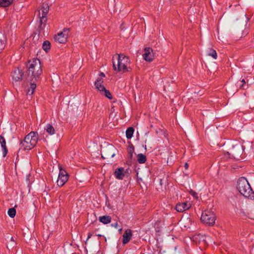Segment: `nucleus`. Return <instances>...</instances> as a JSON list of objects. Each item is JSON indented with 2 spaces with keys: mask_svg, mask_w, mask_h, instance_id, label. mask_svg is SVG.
I'll return each mask as SVG.
<instances>
[{
  "mask_svg": "<svg viewBox=\"0 0 254 254\" xmlns=\"http://www.w3.org/2000/svg\"><path fill=\"white\" fill-rule=\"evenodd\" d=\"M1 147L2 148L3 156L5 157L6 155L8 152L7 148L6 146V142H3V145L1 146Z\"/></svg>",
  "mask_w": 254,
  "mask_h": 254,
  "instance_id": "30",
  "label": "nucleus"
},
{
  "mask_svg": "<svg viewBox=\"0 0 254 254\" xmlns=\"http://www.w3.org/2000/svg\"><path fill=\"white\" fill-rule=\"evenodd\" d=\"M42 72L40 61L37 59H33L28 66L26 80L30 82L34 80H37Z\"/></svg>",
  "mask_w": 254,
  "mask_h": 254,
  "instance_id": "1",
  "label": "nucleus"
},
{
  "mask_svg": "<svg viewBox=\"0 0 254 254\" xmlns=\"http://www.w3.org/2000/svg\"><path fill=\"white\" fill-rule=\"evenodd\" d=\"M13 0H0V6L7 7L11 4Z\"/></svg>",
  "mask_w": 254,
  "mask_h": 254,
  "instance_id": "24",
  "label": "nucleus"
},
{
  "mask_svg": "<svg viewBox=\"0 0 254 254\" xmlns=\"http://www.w3.org/2000/svg\"><path fill=\"white\" fill-rule=\"evenodd\" d=\"M134 132V128L133 127H129L126 130V137L127 139H130L133 135Z\"/></svg>",
  "mask_w": 254,
  "mask_h": 254,
  "instance_id": "22",
  "label": "nucleus"
},
{
  "mask_svg": "<svg viewBox=\"0 0 254 254\" xmlns=\"http://www.w3.org/2000/svg\"><path fill=\"white\" fill-rule=\"evenodd\" d=\"M24 73L18 67L15 68L11 73L13 80L19 82L22 79Z\"/></svg>",
  "mask_w": 254,
  "mask_h": 254,
  "instance_id": "9",
  "label": "nucleus"
},
{
  "mask_svg": "<svg viewBox=\"0 0 254 254\" xmlns=\"http://www.w3.org/2000/svg\"><path fill=\"white\" fill-rule=\"evenodd\" d=\"M208 55L210 56H211L214 59H216L217 58V53L215 50L213 49H210L208 53Z\"/></svg>",
  "mask_w": 254,
  "mask_h": 254,
  "instance_id": "29",
  "label": "nucleus"
},
{
  "mask_svg": "<svg viewBox=\"0 0 254 254\" xmlns=\"http://www.w3.org/2000/svg\"><path fill=\"white\" fill-rule=\"evenodd\" d=\"M132 236L131 230L130 229L126 230L123 236V243L124 244L127 243L130 241Z\"/></svg>",
  "mask_w": 254,
  "mask_h": 254,
  "instance_id": "14",
  "label": "nucleus"
},
{
  "mask_svg": "<svg viewBox=\"0 0 254 254\" xmlns=\"http://www.w3.org/2000/svg\"><path fill=\"white\" fill-rule=\"evenodd\" d=\"M37 80H34L33 81L31 82L30 87L28 89L27 92V94L30 95H31L32 94H33V93H34V90L35 89V88L36 87V84H35V82Z\"/></svg>",
  "mask_w": 254,
  "mask_h": 254,
  "instance_id": "18",
  "label": "nucleus"
},
{
  "mask_svg": "<svg viewBox=\"0 0 254 254\" xmlns=\"http://www.w3.org/2000/svg\"><path fill=\"white\" fill-rule=\"evenodd\" d=\"M114 57L113 58V65L115 70L123 72V73L129 71L130 70L127 67V65L129 64L130 61L128 57L124 54L118 55L117 58V64L114 61Z\"/></svg>",
  "mask_w": 254,
  "mask_h": 254,
  "instance_id": "3",
  "label": "nucleus"
},
{
  "mask_svg": "<svg viewBox=\"0 0 254 254\" xmlns=\"http://www.w3.org/2000/svg\"><path fill=\"white\" fill-rule=\"evenodd\" d=\"M25 140L29 141L30 147L34 148L37 143L38 137V134L34 131H31L25 137Z\"/></svg>",
  "mask_w": 254,
  "mask_h": 254,
  "instance_id": "6",
  "label": "nucleus"
},
{
  "mask_svg": "<svg viewBox=\"0 0 254 254\" xmlns=\"http://www.w3.org/2000/svg\"><path fill=\"white\" fill-rule=\"evenodd\" d=\"M5 43L6 37L5 35L1 33H0V53H1L4 48Z\"/></svg>",
  "mask_w": 254,
  "mask_h": 254,
  "instance_id": "16",
  "label": "nucleus"
},
{
  "mask_svg": "<svg viewBox=\"0 0 254 254\" xmlns=\"http://www.w3.org/2000/svg\"><path fill=\"white\" fill-rule=\"evenodd\" d=\"M103 82L102 77H98L95 82V85L102 84Z\"/></svg>",
  "mask_w": 254,
  "mask_h": 254,
  "instance_id": "34",
  "label": "nucleus"
},
{
  "mask_svg": "<svg viewBox=\"0 0 254 254\" xmlns=\"http://www.w3.org/2000/svg\"><path fill=\"white\" fill-rule=\"evenodd\" d=\"M45 129L46 130V131L50 135H53L56 133V130L54 127L49 124H47L45 127Z\"/></svg>",
  "mask_w": 254,
  "mask_h": 254,
  "instance_id": "17",
  "label": "nucleus"
},
{
  "mask_svg": "<svg viewBox=\"0 0 254 254\" xmlns=\"http://www.w3.org/2000/svg\"><path fill=\"white\" fill-rule=\"evenodd\" d=\"M125 173L124 168H118L115 170L114 172V176L117 179L119 180H122L125 176Z\"/></svg>",
  "mask_w": 254,
  "mask_h": 254,
  "instance_id": "13",
  "label": "nucleus"
},
{
  "mask_svg": "<svg viewBox=\"0 0 254 254\" xmlns=\"http://www.w3.org/2000/svg\"><path fill=\"white\" fill-rule=\"evenodd\" d=\"M43 49L47 53L51 48V43L49 41H45L42 45Z\"/></svg>",
  "mask_w": 254,
  "mask_h": 254,
  "instance_id": "23",
  "label": "nucleus"
},
{
  "mask_svg": "<svg viewBox=\"0 0 254 254\" xmlns=\"http://www.w3.org/2000/svg\"><path fill=\"white\" fill-rule=\"evenodd\" d=\"M133 156V154H128V159H131Z\"/></svg>",
  "mask_w": 254,
  "mask_h": 254,
  "instance_id": "39",
  "label": "nucleus"
},
{
  "mask_svg": "<svg viewBox=\"0 0 254 254\" xmlns=\"http://www.w3.org/2000/svg\"><path fill=\"white\" fill-rule=\"evenodd\" d=\"M184 227H189V225H188V226H187V225H184Z\"/></svg>",
  "mask_w": 254,
  "mask_h": 254,
  "instance_id": "45",
  "label": "nucleus"
},
{
  "mask_svg": "<svg viewBox=\"0 0 254 254\" xmlns=\"http://www.w3.org/2000/svg\"><path fill=\"white\" fill-rule=\"evenodd\" d=\"M3 142H6L4 138L1 135H0V143L1 144V146L3 145Z\"/></svg>",
  "mask_w": 254,
  "mask_h": 254,
  "instance_id": "36",
  "label": "nucleus"
},
{
  "mask_svg": "<svg viewBox=\"0 0 254 254\" xmlns=\"http://www.w3.org/2000/svg\"><path fill=\"white\" fill-rule=\"evenodd\" d=\"M96 88L101 92H104L106 89L102 84L95 85Z\"/></svg>",
  "mask_w": 254,
  "mask_h": 254,
  "instance_id": "31",
  "label": "nucleus"
},
{
  "mask_svg": "<svg viewBox=\"0 0 254 254\" xmlns=\"http://www.w3.org/2000/svg\"><path fill=\"white\" fill-rule=\"evenodd\" d=\"M137 161L140 164L144 163L146 161V157L142 153H139L137 155Z\"/></svg>",
  "mask_w": 254,
  "mask_h": 254,
  "instance_id": "21",
  "label": "nucleus"
},
{
  "mask_svg": "<svg viewBox=\"0 0 254 254\" xmlns=\"http://www.w3.org/2000/svg\"><path fill=\"white\" fill-rule=\"evenodd\" d=\"M49 10V7L47 3H43L41 7L42 16H40V18L44 19V22L47 21V14L48 13ZM39 15L40 16V12L39 11Z\"/></svg>",
  "mask_w": 254,
  "mask_h": 254,
  "instance_id": "11",
  "label": "nucleus"
},
{
  "mask_svg": "<svg viewBox=\"0 0 254 254\" xmlns=\"http://www.w3.org/2000/svg\"><path fill=\"white\" fill-rule=\"evenodd\" d=\"M236 85L237 86H239L240 88L243 89H246L248 86L246 85V81L244 79L238 81L237 82Z\"/></svg>",
  "mask_w": 254,
  "mask_h": 254,
  "instance_id": "25",
  "label": "nucleus"
},
{
  "mask_svg": "<svg viewBox=\"0 0 254 254\" xmlns=\"http://www.w3.org/2000/svg\"><path fill=\"white\" fill-rule=\"evenodd\" d=\"M104 95L109 99H112V96L111 94L110 93V91L107 89H106L104 91Z\"/></svg>",
  "mask_w": 254,
  "mask_h": 254,
  "instance_id": "33",
  "label": "nucleus"
},
{
  "mask_svg": "<svg viewBox=\"0 0 254 254\" xmlns=\"http://www.w3.org/2000/svg\"><path fill=\"white\" fill-rule=\"evenodd\" d=\"M10 240H11V241H13V242L14 241V239H13V237H11Z\"/></svg>",
  "mask_w": 254,
  "mask_h": 254,
  "instance_id": "44",
  "label": "nucleus"
},
{
  "mask_svg": "<svg viewBox=\"0 0 254 254\" xmlns=\"http://www.w3.org/2000/svg\"><path fill=\"white\" fill-rule=\"evenodd\" d=\"M119 233H121L122 232V228H121L119 230Z\"/></svg>",
  "mask_w": 254,
  "mask_h": 254,
  "instance_id": "43",
  "label": "nucleus"
},
{
  "mask_svg": "<svg viewBox=\"0 0 254 254\" xmlns=\"http://www.w3.org/2000/svg\"><path fill=\"white\" fill-rule=\"evenodd\" d=\"M45 19H43L42 18H40V21H39L40 25L38 27L39 34L40 33L41 31L42 30L44 29V27L45 26V25H46L45 22H44Z\"/></svg>",
  "mask_w": 254,
  "mask_h": 254,
  "instance_id": "26",
  "label": "nucleus"
},
{
  "mask_svg": "<svg viewBox=\"0 0 254 254\" xmlns=\"http://www.w3.org/2000/svg\"><path fill=\"white\" fill-rule=\"evenodd\" d=\"M59 169H60V172H59V176H67L68 177V175L67 173V172L63 169L62 167V166L61 165H59Z\"/></svg>",
  "mask_w": 254,
  "mask_h": 254,
  "instance_id": "27",
  "label": "nucleus"
},
{
  "mask_svg": "<svg viewBox=\"0 0 254 254\" xmlns=\"http://www.w3.org/2000/svg\"><path fill=\"white\" fill-rule=\"evenodd\" d=\"M134 151V147L133 144H130L127 148V151L128 154H133Z\"/></svg>",
  "mask_w": 254,
  "mask_h": 254,
  "instance_id": "32",
  "label": "nucleus"
},
{
  "mask_svg": "<svg viewBox=\"0 0 254 254\" xmlns=\"http://www.w3.org/2000/svg\"><path fill=\"white\" fill-rule=\"evenodd\" d=\"M200 220L209 226H213L215 221V214L210 210H205L202 213Z\"/></svg>",
  "mask_w": 254,
  "mask_h": 254,
  "instance_id": "5",
  "label": "nucleus"
},
{
  "mask_svg": "<svg viewBox=\"0 0 254 254\" xmlns=\"http://www.w3.org/2000/svg\"><path fill=\"white\" fill-rule=\"evenodd\" d=\"M68 177L67 176H58V178L57 181V185L59 187L63 186L66 182L67 181Z\"/></svg>",
  "mask_w": 254,
  "mask_h": 254,
  "instance_id": "15",
  "label": "nucleus"
},
{
  "mask_svg": "<svg viewBox=\"0 0 254 254\" xmlns=\"http://www.w3.org/2000/svg\"><path fill=\"white\" fill-rule=\"evenodd\" d=\"M237 188L240 193L245 197L252 198L254 196L253 190L247 180L244 177H241L238 180Z\"/></svg>",
  "mask_w": 254,
  "mask_h": 254,
  "instance_id": "2",
  "label": "nucleus"
},
{
  "mask_svg": "<svg viewBox=\"0 0 254 254\" xmlns=\"http://www.w3.org/2000/svg\"><path fill=\"white\" fill-rule=\"evenodd\" d=\"M243 146L240 142H236L232 145L227 153L230 155V158L239 159V157L243 153Z\"/></svg>",
  "mask_w": 254,
  "mask_h": 254,
  "instance_id": "4",
  "label": "nucleus"
},
{
  "mask_svg": "<svg viewBox=\"0 0 254 254\" xmlns=\"http://www.w3.org/2000/svg\"><path fill=\"white\" fill-rule=\"evenodd\" d=\"M68 32V29H64L63 32L55 36V40L61 44L65 43L66 42Z\"/></svg>",
  "mask_w": 254,
  "mask_h": 254,
  "instance_id": "7",
  "label": "nucleus"
},
{
  "mask_svg": "<svg viewBox=\"0 0 254 254\" xmlns=\"http://www.w3.org/2000/svg\"><path fill=\"white\" fill-rule=\"evenodd\" d=\"M181 221H182V222H183L184 221H186L188 224H189V223H190L191 220L190 218H187L186 220H182Z\"/></svg>",
  "mask_w": 254,
  "mask_h": 254,
  "instance_id": "37",
  "label": "nucleus"
},
{
  "mask_svg": "<svg viewBox=\"0 0 254 254\" xmlns=\"http://www.w3.org/2000/svg\"><path fill=\"white\" fill-rule=\"evenodd\" d=\"M114 149L115 148L113 146L104 149L103 151V154H102V158L105 159L113 157L115 155V153L113 152Z\"/></svg>",
  "mask_w": 254,
  "mask_h": 254,
  "instance_id": "10",
  "label": "nucleus"
},
{
  "mask_svg": "<svg viewBox=\"0 0 254 254\" xmlns=\"http://www.w3.org/2000/svg\"><path fill=\"white\" fill-rule=\"evenodd\" d=\"M190 193L195 199H197L198 198L197 193L195 191H193L192 190H190Z\"/></svg>",
  "mask_w": 254,
  "mask_h": 254,
  "instance_id": "35",
  "label": "nucleus"
},
{
  "mask_svg": "<svg viewBox=\"0 0 254 254\" xmlns=\"http://www.w3.org/2000/svg\"><path fill=\"white\" fill-rule=\"evenodd\" d=\"M190 204L187 202L179 203L176 206V210L180 212H182L190 208Z\"/></svg>",
  "mask_w": 254,
  "mask_h": 254,
  "instance_id": "12",
  "label": "nucleus"
},
{
  "mask_svg": "<svg viewBox=\"0 0 254 254\" xmlns=\"http://www.w3.org/2000/svg\"><path fill=\"white\" fill-rule=\"evenodd\" d=\"M144 53L142 55L144 60L147 62H152L154 59L152 49L150 47H146L144 49Z\"/></svg>",
  "mask_w": 254,
  "mask_h": 254,
  "instance_id": "8",
  "label": "nucleus"
},
{
  "mask_svg": "<svg viewBox=\"0 0 254 254\" xmlns=\"http://www.w3.org/2000/svg\"><path fill=\"white\" fill-rule=\"evenodd\" d=\"M30 144L29 141L25 140V138L20 142L21 147H23L24 150H30L32 149L33 148H31V146L30 147Z\"/></svg>",
  "mask_w": 254,
  "mask_h": 254,
  "instance_id": "19",
  "label": "nucleus"
},
{
  "mask_svg": "<svg viewBox=\"0 0 254 254\" xmlns=\"http://www.w3.org/2000/svg\"><path fill=\"white\" fill-rule=\"evenodd\" d=\"M111 226H112V227H115V228H117V227H118V222H115V223H112V224H111Z\"/></svg>",
  "mask_w": 254,
  "mask_h": 254,
  "instance_id": "38",
  "label": "nucleus"
},
{
  "mask_svg": "<svg viewBox=\"0 0 254 254\" xmlns=\"http://www.w3.org/2000/svg\"><path fill=\"white\" fill-rule=\"evenodd\" d=\"M91 236H92V234L90 233H89L88 235V237H87L86 241H87L91 237Z\"/></svg>",
  "mask_w": 254,
  "mask_h": 254,
  "instance_id": "41",
  "label": "nucleus"
},
{
  "mask_svg": "<svg viewBox=\"0 0 254 254\" xmlns=\"http://www.w3.org/2000/svg\"><path fill=\"white\" fill-rule=\"evenodd\" d=\"M184 167H185L186 169H187L188 168V167H189V164L187 163H186L185 164Z\"/></svg>",
  "mask_w": 254,
  "mask_h": 254,
  "instance_id": "40",
  "label": "nucleus"
},
{
  "mask_svg": "<svg viewBox=\"0 0 254 254\" xmlns=\"http://www.w3.org/2000/svg\"><path fill=\"white\" fill-rule=\"evenodd\" d=\"M99 75L102 76V77H105V74L103 72H101L100 74H99Z\"/></svg>",
  "mask_w": 254,
  "mask_h": 254,
  "instance_id": "42",
  "label": "nucleus"
},
{
  "mask_svg": "<svg viewBox=\"0 0 254 254\" xmlns=\"http://www.w3.org/2000/svg\"><path fill=\"white\" fill-rule=\"evenodd\" d=\"M99 220L104 224L111 222V217L110 216H103L99 217Z\"/></svg>",
  "mask_w": 254,
  "mask_h": 254,
  "instance_id": "20",
  "label": "nucleus"
},
{
  "mask_svg": "<svg viewBox=\"0 0 254 254\" xmlns=\"http://www.w3.org/2000/svg\"><path fill=\"white\" fill-rule=\"evenodd\" d=\"M7 213L9 217L11 218H13L16 215V210L14 208H9L8 210Z\"/></svg>",
  "mask_w": 254,
  "mask_h": 254,
  "instance_id": "28",
  "label": "nucleus"
}]
</instances>
